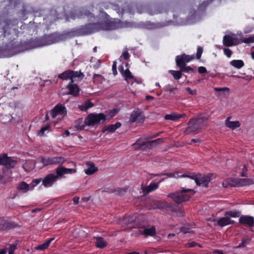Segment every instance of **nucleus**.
<instances>
[{
    "label": "nucleus",
    "mask_w": 254,
    "mask_h": 254,
    "mask_svg": "<svg viewBox=\"0 0 254 254\" xmlns=\"http://www.w3.org/2000/svg\"><path fill=\"white\" fill-rule=\"evenodd\" d=\"M101 5L102 8H100L99 11L102 14L104 19L101 22H97L99 24V31H110L121 28L132 27L134 26L135 24L133 22L122 21L117 18H111L108 14L103 11V7L107 9L109 7L108 4L106 3H103Z\"/></svg>",
    "instance_id": "obj_1"
},
{
    "label": "nucleus",
    "mask_w": 254,
    "mask_h": 254,
    "mask_svg": "<svg viewBox=\"0 0 254 254\" xmlns=\"http://www.w3.org/2000/svg\"><path fill=\"white\" fill-rule=\"evenodd\" d=\"M207 117H200L196 119H191L188 123V127L185 130L187 134H196L201 131L205 127L204 122L208 120Z\"/></svg>",
    "instance_id": "obj_2"
},
{
    "label": "nucleus",
    "mask_w": 254,
    "mask_h": 254,
    "mask_svg": "<svg viewBox=\"0 0 254 254\" xmlns=\"http://www.w3.org/2000/svg\"><path fill=\"white\" fill-rule=\"evenodd\" d=\"M28 49L26 42H9L6 48L2 50L5 56H12Z\"/></svg>",
    "instance_id": "obj_3"
},
{
    "label": "nucleus",
    "mask_w": 254,
    "mask_h": 254,
    "mask_svg": "<svg viewBox=\"0 0 254 254\" xmlns=\"http://www.w3.org/2000/svg\"><path fill=\"white\" fill-rule=\"evenodd\" d=\"M190 192H191V194L195 193V191L192 189H183L180 191H176L169 193L168 197L171 198L176 203L180 204L189 200L190 198V195L187 194V193Z\"/></svg>",
    "instance_id": "obj_4"
},
{
    "label": "nucleus",
    "mask_w": 254,
    "mask_h": 254,
    "mask_svg": "<svg viewBox=\"0 0 254 254\" xmlns=\"http://www.w3.org/2000/svg\"><path fill=\"white\" fill-rule=\"evenodd\" d=\"M203 53V48L199 46L197 49V52L196 55H188L185 54H183L181 55L177 56L176 58V63L177 66L186 65V63H188L195 58L197 60H199L201 58V55Z\"/></svg>",
    "instance_id": "obj_5"
},
{
    "label": "nucleus",
    "mask_w": 254,
    "mask_h": 254,
    "mask_svg": "<svg viewBox=\"0 0 254 254\" xmlns=\"http://www.w3.org/2000/svg\"><path fill=\"white\" fill-rule=\"evenodd\" d=\"M163 142L164 139L162 138H159L151 141H142L141 139H138L132 145L135 146L136 150L144 151L147 149H151L158 144H162Z\"/></svg>",
    "instance_id": "obj_6"
},
{
    "label": "nucleus",
    "mask_w": 254,
    "mask_h": 254,
    "mask_svg": "<svg viewBox=\"0 0 254 254\" xmlns=\"http://www.w3.org/2000/svg\"><path fill=\"white\" fill-rule=\"evenodd\" d=\"M62 36L57 34L52 33L48 35H45L36 41L38 47H43L59 42L62 40Z\"/></svg>",
    "instance_id": "obj_7"
},
{
    "label": "nucleus",
    "mask_w": 254,
    "mask_h": 254,
    "mask_svg": "<svg viewBox=\"0 0 254 254\" xmlns=\"http://www.w3.org/2000/svg\"><path fill=\"white\" fill-rule=\"evenodd\" d=\"M107 120L106 116L103 113H90L86 117V123L88 126H94L99 124H103Z\"/></svg>",
    "instance_id": "obj_8"
},
{
    "label": "nucleus",
    "mask_w": 254,
    "mask_h": 254,
    "mask_svg": "<svg viewBox=\"0 0 254 254\" xmlns=\"http://www.w3.org/2000/svg\"><path fill=\"white\" fill-rule=\"evenodd\" d=\"M97 22L90 23L80 26L77 30L79 35H86L99 31Z\"/></svg>",
    "instance_id": "obj_9"
},
{
    "label": "nucleus",
    "mask_w": 254,
    "mask_h": 254,
    "mask_svg": "<svg viewBox=\"0 0 254 254\" xmlns=\"http://www.w3.org/2000/svg\"><path fill=\"white\" fill-rule=\"evenodd\" d=\"M188 177L190 178L195 181V183L197 186L202 185L205 187H207L209 182L211 180V178L208 175H204L201 176V174H197L196 175H189L183 174L181 176H178V178Z\"/></svg>",
    "instance_id": "obj_10"
},
{
    "label": "nucleus",
    "mask_w": 254,
    "mask_h": 254,
    "mask_svg": "<svg viewBox=\"0 0 254 254\" xmlns=\"http://www.w3.org/2000/svg\"><path fill=\"white\" fill-rule=\"evenodd\" d=\"M17 163L16 160L13 159L11 157H8L7 154H0V165H3L5 170L14 168Z\"/></svg>",
    "instance_id": "obj_11"
},
{
    "label": "nucleus",
    "mask_w": 254,
    "mask_h": 254,
    "mask_svg": "<svg viewBox=\"0 0 254 254\" xmlns=\"http://www.w3.org/2000/svg\"><path fill=\"white\" fill-rule=\"evenodd\" d=\"M41 161L44 166H46L58 164L63 165L65 161V159L64 157L61 156H56L52 158L42 157Z\"/></svg>",
    "instance_id": "obj_12"
},
{
    "label": "nucleus",
    "mask_w": 254,
    "mask_h": 254,
    "mask_svg": "<svg viewBox=\"0 0 254 254\" xmlns=\"http://www.w3.org/2000/svg\"><path fill=\"white\" fill-rule=\"evenodd\" d=\"M20 227V226L13 221H9L3 218H0V230L1 231H9Z\"/></svg>",
    "instance_id": "obj_13"
},
{
    "label": "nucleus",
    "mask_w": 254,
    "mask_h": 254,
    "mask_svg": "<svg viewBox=\"0 0 254 254\" xmlns=\"http://www.w3.org/2000/svg\"><path fill=\"white\" fill-rule=\"evenodd\" d=\"M93 8L94 6L92 5L82 8L77 12V17L81 19L85 17L95 18V16L93 13V12L94 11Z\"/></svg>",
    "instance_id": "obj_14"
},
{
    "label": "nucleus",
    "mask_w": 254,
    "mask_h": 254,
    "mask_svg": "<svg viewBox=\"0 0 254 254\" xmlns=\"http://www.w3.org/2000/svg\"><path fill=\"white\" fill-rule=\"evenodd\" d=\"M136 218V214L125 215L122 219H120L119 223L123 226H127L129 227H133Z\"/></svg>",
    "instance_id": "obj_15"
},
{
    "label": "nucleus",
    "mask_w": 254,
    "mask_h": 254,
    "mask_svg": "<svg viewBox=\"0 0 254 254\" xmlns=\"http://www.w3.org/2000/svg\"><path fill=\"white\" fill-rule=\"evenodd\" d=\"M71 163L74 166V168H66L61 165L56 169V173L58 174L59 178L62 177L64 174H73L76 172L75 164L73 162H71Z\"/></svg>",
    "instance_id": "obj_16"
},
{
    "label": "nucleus",
    "mask_w": 254,
    "mask_h": 254,
    "mask_svg": "<svg viewBox=\"0 0 254 254\" xmlns=\"http://www.w3.org/2000/svg\"><path fill=\"white\" fill-rule=\"evenodd\" d=\"M66 113L65 107L62 104L57 105L51 111V115L53 118H55L58 115H65Z\"/></svg>",
    "instance_id": "obj_17"
},
{
    "label": "nucleus",
    "mask_w": 254,
    "mask_h": 254,
    "mask_svg": "<svg viewBox=\"0 0 254 254\" xmlns=\"http://www.w3.org/2000/svg\"><path fill=\"white\" fill-rule=\"evenodd\" d=\"M58 178H59V177L57 174L56 175L54 174H48L42 180L43 185L45 187H51L54 182L57 180Z\"/></svg>",
    "instance_id": "obj_18"
},
{
    "label": "nucleus",
    "mask_w": 254,
    "mask_h": 254,
    "mask_svg": "<svg viewBox=\"0 0 254 254\" xmlns=\"http://www.w3.org/2000/svg\"><path fill=\"white\" fill-rule=\"evenodd\" d=\"M66 88L68 89V92L66 94L71 95L73 96H78L79 94V88L78 86L73 83V80H71L66 85Z\"/></svg>",
    "instance_id": "obj_19"
},
{
    "label": "nucleus",
    "mask_w": 254,
    "mask_h": 254,
    "mask_svg": "<svg viewBox=\"0 0 254 254\" xmlns=\"http://www.w3.org/2000/svg\"><path fill=\"white\" fill-rule=\"evenodd\" d=\"M129 121L131 123H143L144 121L142 113L139 111H134L130 115Z\"/></svg>",
    "instance_id": "obj_20"
},
{
    "label": "nucleus",
    "mask_w": 254,
    "mask_h": 254,
    "mask_svg": "<svg viewBox=\"0 0 254 254\" xmlns=\"http://www.w3.org/2000/svg\"><path fill=\"white\" fill-rule=\"evenodd\" d=\"M239 222L252 227L254 226V218L249 215H242L239 218Z\"/></svg>",
    "instance_id": "obj_21"
},
{
    "label": "nucleus",
    "mask_w": 254,
    "mask_h": 254,
    "mask_svg": "<svg viewBox=\"0 0 254 254\" xmlns=\"http://www.w3.org/2000/svg\"><path fill=\"white\" fill-rule=\"evenodd\" d=\"M12 24L6 23L5 25L3 27V37L8 38L9 35L11 33H14V35L17 36V31L15 29H11Z\"/></svg>",
    "instance_id": "obj_22"
},
{
    "label": "nucleus",
    "mask_w": 254,
    "mask_h": 254,
    "mask_svg": "<svg viewBox=\"0 0 254 254\" xmlns=\"http://www.w3.org/2000/svg\"><path fill=\"white\" fill-rule=\"evenodd\" d=\"M234 223V221L231 220L228 216H225L223 217H221L217 221L218 225L221 227H223L228 225H232Z\"/></svg>",
    "instance_id": "obj_23"
},
{
    "label": "nucleus",
    "mask_w": 254,
    "mask_h": 254,
    "mask_svg": "<svg viewBox=\"0 0 254 254\" xmlns=\"http://www.w3.org/2000/svg\"><path fill=\"white\" fill-rule=\"evenodd\" d=\"M163 11V7L159 5H156L152 7H149L146 9V12L149 14L151 15L161 13H162Z\"/></svg>",
    "instance_id": "obj_24"
},
{
    "label": "nucleus",
    "mask_w": 254,
    "mask_h": 254,
    "mask_svg": "<svg viewBox=\"0 0 254 254\" xmlns=\"http://www.w3.org/2000/svg\"><path fill=\"white\" fill-rule=\"evenodd\" d=\"M114 6L115 10L117 12V13L122 16L125 11H128V12H131L129 5L126 3H125L121 7L118 4L114 5Z\"/></svg>",
    "instance_id": "obj_25"
},
{
    "label": "nucleus",
    "mask_w": 254,
    "mask_h": 254,
    "mask_svg": "<svg viewBox=\"0 0 254 254\" xmlns=\"http://www.w3.org/2000/svg\"><path fill=\"white\" fill-rule=\"evenodd\" d=\"M122 124L120 122H117L114 125H110L104 127L101 130V132L102 133H104L106 131H108L109 132H114L115 130L121 127Z\"/></svg>",
    "instance_id": "obj_26"
},
{
    "label": "nucleus",
    "mask_w": 254,
    "mask_h": 254,
    "mask_svg": "<svg viewBox=\"0 0 254 254\" xmlns=\"http://www.w3.org/2000/svg\"><path fill=\"white\" fill-rule=\"evenodd\" d=\"M237 182L238 178H228L224 181L222 185L224 188L229 187H238Z\"/></svg>",
    "instance_id": "obj_27"
},
{
    "label": "nucleus",
    "mask_w": 254,
    "mask_h": 254,
    "mask_svg": "<svg viewBox=\"0 0 254 254\" xmlns=\"http://www.w3.org/2000/svg\"><path fill=\"white\" fill-rule=\"evenodd\" d=\"M93 238L96 240L95 246L99 249H104L108 245V243L101 237H94Z\"/></svg>",
    "instance_id": "obj_28"
},
{
    "label": "nucleus",
    "mask_w": 254,
    "mask_h": 254,
    "mask_svg": "<svg viewBox=\"0 0 254 254\" xmlns=\"http://www.w3.org/2000/svg\"><path fill=\"white\" fill-rule=\"evenodd\" d=\"M238 186L241 187L254 184V180L253 179L238 178Z\"/></svg>",
    "instance_id": "obj_29"
},
{
    "label": "nucleus",
    "mask_w": 254,
    "mask_h": 254,
    "mask_svg": "<svg viewBox=\"0 0 254 254\" xmlns=\"http://www.w3.org/2000/svg\"><path fill=\"white\" fill-rule=\"evenodd\" d=\"M159 187L158 183H151L150 184L146 187L142 188V191L144 195H146L150 192L152 191L157 189Z\"/></svg>",
    "instance_id": "obj_30"
},
{
    "label": "nucleus",
    "mask_w": 254,
    "mask_h": 254,
    "mask_svg": "<svg viewBox=\"0 0 254 254\" xmlns=\"http://www.w3.org/2000/svg\"><path fill=\"white\" fill-rule=\"evenodd\" d=\"M88 168L85 170V173L88 175H91L94 174L98 171V168L95 166L93 163L88 162L86 163Z\"/></svg>",
    "instance_id": "obj_31"
},
{
    "label": "nucleus",
    "mask_w": 254,
    "mask_h": 254,
    "mask_svg": "<svg viewBox=\"0 0 254 254\" xmlns=\"http://www.w3.org/2000/svg\"><path fill=\"white\" fill-rule=\"evenodd\" d=\"M85 126H87L86 118L83 120V118H79L75 121L74 127L77 130H83Z\"/></svg>",
    "instance_id": "obj_32"
},
{
    "label": "nucleus",
    "mask_w": 254,
    "mask_h": 254,
    "mask_svg": "<svg viewBox=\"0 0 254 254\" xmlns=\"http://www.w3.org/2000/svg\"><path fill=\"white\" fill-rule=\"evenodd\" d=\"M186 116L185 114H177L173 113L171 114L166 115L164 119L166 120L177 121Z\"/></svg>",
    "instance_id": "obj_33"
},
{
    "label": "nucleus",
    "mask_w": 254,
    "mask_h": 254,
    "mask_svg": "<svg viewBox=\"0 0 254 254\" xmlns=\"http://www.w3.org/2000/svg\"><path fill=\"white\" fill-rule=\"evenodd\" d=\"M223 43L226 47H231L234 45V38L230 35H225L223 37Z\"/></svg>",
    "instance_id": "obj_34"
},
{
    "label": "nucleus",
    "mask_w": 254,
    "mask_h": 254,
    "mask_svg": "<svg viewBox=\"0 0 254 254\" xmlns=\"http://www.w3.org/2000/svg\"><path fill=\"white\" fill-rule=\"evenodd\" d=\"M167 202L165 201H155L154 202V206L150 208V209H163L167 207Z\"/></svg>",
    "instance_id": "obj_35"
},
{
    "label": "nucleus",
    "mask_w": 254,
    "mask_h": 254,
    "mask_svg": "<svg viewBox=\"0 0 254 254\" xmlns=\"http://www.w3.org/2000/svg\"><path fill=\"white\" fill-rule=\"evenodd\" d=\"M93 105L94 104L88 100L82 105H79L78 108L82 111H86L89 108L92 107Z\"/></svg>",
    "instance_id": "obj_36"
},
{
    "label": "nucleus",
    "mask_w": 254,
    "mask_h": 254,
    "mask_svg": "<svg viewBox=\"0 0 254 254\" xmlns=\"http://www.w3.org/2000/svg\"><path fill=\"white\" fill-rule=\"evenodd\" d=\"M93 82L95 84H102L105 78L99 74H94L92 78Z\"/></svg>",
    "instance_id": "obj_37"
},
{
    "label": "nucleus",
    "mask_w": 254,
    "mask_h": 254,
    "mask_svg": "<svg viewBox=\"0 0 254 254\" xmlns=\"http://www.w3.org/2000/svg\"><path fill=\"white\" fill-rule=\"evenodd\" d=\"M156 234V229L155 227L152 226L150 228H145L143 230V231L142 232V234L147 237L148 236H153L155 235Z\"/></svg>",
    "instance_id": "obj_38"
},
{
    "label": "nucleus",
    "mask_w": 254,
    "mask_h": 254,
    "mask_svg": "<svg viewBox=\"0 0 254 254\" xmlns=\"http://www.w3.org/2000/svg\"><path fill=\"white\" fill-rule=\"evenodd\" d=\"M71 80H73V78L77 77L80 80H82L84 77V74L81 71H73L70 70Z\"/></svg>",
    "instance_id": "obj_39"
},
{
    "label": "nucleus",
    "mask_w": 254,
    "mask_h": 254,
    "mask_svg": "<svg viewBox=\"0 0 254 254\" xmlns=\"http://www.w3.org/2000/svg\"><path fill=\"white\" fill-rule=\"evenodd\" d=\"M58 77L62 80H70V81H71L70 70H65L64 72L58 75Z\"/></svg>",
    "instance_id": "obj_40"
},
{
    "label": "nucleus",
    "mask_w": 254,
    "mask_h": 254,
    "mask_svg": "<svg viewBox=\"0 0 254 254\" xmlns=\"http://www.w3.org/2000/svg\"><path fill=\"white\" fill-rule=\"evenodd\" d=\"M54 239V238H50L47 240L43 244L37 246L36 249L37 250H44L48 248L50 243Z\"/></svg>",
    "instance_id": "obj_41"
},
{
    "label": "nucleus",
    "mask_w": 254,
    "mask_h": 254,
    "mask_svg": "<svg viewBox=\"0 0 254 254\" xmlns=\"http://www.w3.org/2000/svg\"><path fill=\"white\" fill-rule=\"evenodd\" d=\"M225 125L227 127L233 130L237 127H240L241 124L239 121H236L234 122L230 121L228 123H225Z\"/></svg>",
    "instance_id": "obj_42"
},
{
    "label": "nucleus",
    "mask_w": 254,
    "mask_h": 254,
    "mask_svg": "<svg viewBox=\"0 0 254 254\" xmlns=\"http://www.w3.org/2000/svg\"><path fill=\"white\" fill-rule=\"evenodd\" d=\"M240 211L236 210L226 211L224 213V216H228L230 218L231 217L234 218L238 217L240 216Z\"/></svg>",
    "instance_id": "obj_43"
},
{
    "label": "nucleus",
    "mask_w": 254,
    "mask_h": 254,
    "mask_svg": "<svg viewBox=\"0 0 254 254\" xmlns=\"http://www.w3.org/2000/svg\"><path fill=\"white\" fill-rule=\"evenodd\" d=\"M169 72L173 76V77L176 80L180 79L182 76V71L180 70H170Z\"/></svg>",
    "instance_id": "obj_44"
},
{
    "label": "nucleus",
    "mask_w": 254,
    "mask_h": 254,
    "mask_svg": "<svg viewBox=\"0 0 254 254\" xmlns=\"http://www.w3.org/2000/svg\"><path fill=\"white\" fill-rule=\"evenodd\" d=\"M231 65L237 68H241L244 65V63L242 60H233L230 62Z\"/></svg>",
    "instance_id": "obj_45"
},
{
    "label": "nucleus",
    "mask_w": 254,
    "mask_h": 254,
    "mask_svg": "<svg viewBox=\"0 0 254 254\" xmlns=\"http://www.w3.org/2000/svg\"><path fill=\"white\" fill-rule=\"evenodd\" d=\"M180 232H182L184 234L194 233V232L190 228V224H186L184 226L180 228Z\"/></svg>",
    "instance_id": "obj_46"
},
{
    "label": "nucleus",
    "mask_w": 254,
    "mask_h": 254,
    "mask_svg": "<svg viewBox=\"0 0 254 254\" xmlns=\"http://www.w3.org/2000/svg\"><path fill=\"white\" fill-rule=\"evenodd\" d=\"M18 189L22 190L23 192H26L29 190V186L25 182H22L19 185Z\"/></svg>",
    "instance_id": "obj_47"
},
{
    "label": "nucleus",
    "mask_w": 254,
    "mask_h": 254,
    "mask_svg": "<svg viewBox=\"0 0 254 254\" xmlns=\"http://www.w3.org/2000/svg\"><path fill=\"white\" fill-rule=\"evenodd\" d=\"M178 67L180 68L181 71H182V72H195V70L193 68L191 67L190 66H187L186 65H182V66H179Z\"/></svg>",
    "instance_id": "obj_48"
},
{
    "label": "nucleus",
    "mask_w": 254,
    "mask_h": 254,
    "mask_svg": "<svg viewBox=\"0 0 254 254\" xmlns=\"http://www.w3.org/2000/svg\"><path fill=\"white\" fill-rule=\"evenodd\" d=\"M122 75L127 81L128 79H134V76L132 75L131 72L129 71L128 68L125 70V72H124V73Z\"/></svg>",
    "instance_id": "obj_49"
},
{
    "label": "nucleus",
    "mask_w": 254,
    "mask_h": 254,
    "mask_svg": "<svg viewBox=\"0 0 254 254\" xmlns=\"http://www.w3.org/2000/svg\"><path fill=\"white\" fill-rule=\"evenodd\" d=\"M213 0H206L204 1L200 4L199 7L202 9L205 8L209 4L211 3Z\"/></svg>",
    "instance_id": "obj_50"
},
{
    "label": "nucleus",
    "mask_w": 254,
    "mask_h": 254,
    "mask_svg": "<svg viewBox=\"0 0 254 254\" xmlns=\"http://www.w3.org/2000/svg\"><path fill=\"white\" fill-rule=\"evenodd\" d=\"M251 241V239H243L242 243L240 244L236 248H244L246 246V244L249 243Z\"/></svg>",
    "instance_id": "obj_51"
},
{
    "label": "nucleus",
    "mask_w": 254,
    "mask_h": 254,
    "mask_svg": "<svg viewBox=\"0 0 254 254\" xmlns=\"http://www.w3.org/2000/svg\"><path fill=\"white\" fill-rule=\"evenodd\" d=\"M118 110L117 109H114L112 110H111L109 112L108 116H109V118L107 119V120H110L113 118L114 116L118 113Z\"/></svg>",
    "instance_id": "obj_52"
},
{
    "label": "nucleus",
    "mask_w": 254,
    "mask_h": 254,
    "mask_svg": "<svg viewBox=\"0 0 254 254\" xmlns=\"http://www.w3.org/2000/svg\"><path fill=\"white\" fill-rule=\"evenodd\" d=\"M49 128V125L45 126V127H42L41 129L38 131V132L37 133L38 135L39 136L43 135L44 134V132L46 130H48Z\"/></svg>",
    "instance_id": "obj_53"
},
{
    "label": "nucleus",
    "mask_w": 254,
    "mask_h": 254,
    "mask_svg": "<svg viewBox=\"0 0 254 254\" xmlns=\"http://www.w3.org/2000/svg\"><path fill=\"white\" fill-rule=\"evenodd\" d=\"M242 42L245 43H252L254 42V36H251L243 39Z\"/></svg>",
    "instance_id": "obj_54"
},
{
    "label": "nucleus",
    "mask_w": 254,
    "mask_h": 254,
    "mask_svg": "<svg viewBox=\"0 0 254 254\" xmlns=\"http://www.w3.org/2000/svg\"><path fill=\"white\" fill-rule=\"evenodd\" d=\"M248 167L245 165L242 169L241 176L242 177H247Z\"/></svg>",
    "instance_id": "obj_55"
},
{
    "label": "nucleus",
    "mask_w": 254,
    "mask_h": 254,
    "mask_svg": "<svg viewBox=\"0 0 254 254\" xmlns=\"http://www.w3.org/2000/svg\"><path fill=\"white\" fill-rule=\"evenodd\" d=\"M224 53L225 55L228 58H230L232 54V51L228 48L224 49Z\"/></svg>",
    "instance_id": "obj_56"
},
{
    "label": "nucleus",
    "mask_w": 254,
    "mask_h": 254,
    "mask_svg": "<svg viewBox=\"0 0 254 254\" xmlns=\"http://www.w3.org/2000/svg\"><path fill=\"white\" fill-rule=\"evenodd\" d=\"M112 70H113V73L114 75H116L118 73V71L117 70V62L116 61H114L113 62V65H112Z\"/></svg>",
    "instance_id": "obj_57"
},
{
    "label": "nucleus",
    "mask_w": 254,
    "mask_h": 254,
    "mask_svg": "<svg viewBox=\"0 0 254 254\" xmlns=\"http://www.w3.org/2000/svg\"><path fill=\"white\" fill-rule=\"evenodd\" d=\"M186 91L189 94L191 95H194L197 93L196 90H191L190 87H187Z\"/></svg>",
    "instance_id": "obj_58"
},
{
    "label": "nucleus",
    "mask_w": 254,
    "mask_h": 254,
    "mask_svg": "<svg viewBox=\"0 0 254 254\" xmlns=\"http://www.w3.org/2000/svg\"><path fill=\"white\" fill-rule=\"evenodd\" d=\"M198 71L199 73L202 74L207 72V70L204 66H199L198 68Z\"/></svg>",
    "instance_id": "obj_59"
},
{
    "label": "nucleus",
    "mask_w": 254,
    "mask_h": 254,
    "mask_svg": "<svg viewBox=\"0 0 254 254\" xmlns=\"http://www.w3.org/2000/svg\"><path fill=\"white\" fill-rule=\"evenodd\" d=\"M122 56L125 60H127L130 57V55L127 50H125L123 52Z\"/></svg>",
    "instance_id": "obj_60"
},
{
    "label": "nucleus",
    "mask_w": 254,
    "mask_h": 254,
    "mask_svg": "<svg viewBox=\"0 0 254 254\" xmlns=\"http://www.w3.org/2000/svg\"><path fill=\"white\" fill-rule=\"evenodd\" d=\"M127 191V189H119L117 190V193L120 195H123Z\"/></svg>",
    "instance_id": "obj_61"
},
{
    "label": "nucleus",
    "mask_w": 254,
    "mask_h": 254,
    "mask_svg": "<svg viewBox=\"0 0 254 254\" xmlns=\"http://www.w3.org/2000/svg\"><path fill=\"white\" fill-rule=\"evenodd\" d=\"M42 180V179H35L33 180L32 181V184H34L32 185V188L34 187L35 186L39 184Z\"/></svg>",
    "instance_id": "obj_62"
},
{
    "label": "nucleus",
    "mask_w": 254,
    "mask_h": 254,
    "mask_svg": "<svg viewBox=\"0 0 254 254\" xmlns=\"http://www.w3.org/2000/svg\"><path fill=\"white\" fill-rule=\"evenodd\" d=\"M214 90L216 91H228L229 90V88L227 87H223V88H215Z\"/></svg>",
    "instance_id": "obj_63"
},
{
    "label": "nucleus",
    "mask_w": 254,
    "mask_h": 254,
    "mask_svg": "<svg viewBox=\"0 0 254 254\" xmlns=\"http://www.w3.org/2000/svg\"><path fill=\"white\" fill-rule=\"evenodd\" d=\"M188 245H189V247H190V248L194 247L196 245H198L199 247H200V245L195 243V242H191Z\"/></svg>",
    "instance_id": "obj_64"
}]
</instances>
